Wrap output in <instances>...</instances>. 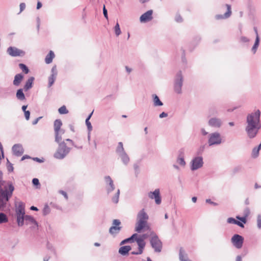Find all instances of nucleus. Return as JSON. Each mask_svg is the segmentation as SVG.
<instances>
[{
  "label": "nucleus",
  "mask_w": 261,
  "mask_h": 261,
  "mask_svg": "<svg viewBox=\"0 0 261 261\" xmlns=\"http://www.w3.org/2000/svg\"><path fill=\"white\" fill-rule=\"evenodd\" d=\"M260 116V112L259 110L252 112L247 116L245 130L250 139L255 138L261 127Z\"/></svg>",
  "instance_id": "nucleus-1"
},
{
  "label": "nucleus",
  "mask_w": 261,
  "mask_h": 261,
  "mask_svg": "<svg viewBox=\"0 0 261 261\" xmlns=\"http://www.w3.org/2000/svg\"><path fill=\"white\" fill-rule=\"evenodd\" d=\"M2 186L0 183V211H4L6 208L7 202L13 195L15 188L10 181H8L3 188Z\"/></svg>",
  "instance_id": "nucleus-2"
},
{
  "label": "nucleus",
  "mask_w": 261,
  "mask_h": 261,
  "mask_svg": "<svg viewBox=\"0 0 261 261\" xmlns=\"http://www.w3.org/2000/svg\"><path fill=\"white\" fill-rule=\"evenodd\" d=\"M149 217L144 208L139 212L137 216V223L135 227V231L140 232L145 227L147 223Z\"/></svg>",
  "instance_id": "nucleus-3"
},
{
  "label": "nucleus",
  "mask_w": 261,
  "mask_h": 261,
  "mask_svg": "<svg viewBox=\"0 0 261 261\" xmlns=\"http://www.w3.org/2000/svg\"><path fill=\"white\" fill-rule=\"evenodd\" d=\"M71 148L67 146L64 141L60 143L58 147L54 154V157L58 160L64 159L70 152Z\"/></svg>",
  "instance_id": "nucleus-4"
},
{
  "label": "nucleus",
  "mask_w": 261,
  "mask_h": 261,
  "mask_svg": "<svg viewBox=\"0 0 261 261\" xmlns=\"http://www.w3.org/2000/svg\"><path fill=\"white\" fill-rule=\"evenodd\" d=\"M15 212L17 224L19 226H22L24 225V219L25 216L24 204L22 202L18 203Z\"/></svg>",
  "instance_id": "nucleus-5"
},
{
  "label": "nucleus",
  "mask_w": 261,
  "mask_h": 261,
  "mask_svg": "<svg viewBox=\"0 0 261 261\" xmlns=\"http://www.w3.org/2000/svg\"><path fill=\"white\" fill-rule=\"evenodd\" d=\"M222 142L221 136L219 133L216 132L208 134L207 143L210 146L219 145Z\"/></svg>",
  "instance_id": "nucleus-6"
},
{
  "label": "nucleus",
  "mask_w": 261,
  "mask_h": 261,
  "mask_svg": "<svg viewBox=\"0 0 261 261\" xmlns=\"http://www.w3.org/2000/svg\"><path fill=\"white\" fill-rule=\"evenodd\" d=\"M116 152L121 158L123 163L125 165H127L129 162L130 159L128 154L125 151L123 146V143L121 142L118 143Z\"/></svg>",
  "instance_id": "nucleus-7"
},
{
  "label": "nucleus",
  "mask_w": 261,
  "mask_h": 261,
  "mask_svg": "<svg viewBox=\"0 0 261 261\" xmlns=\"http://www.w3.org/2000/svg\"><path fill=\"white\" fill-rule=\"evenodd\" d=\"M184 77L181 71H179L175 76L174 82V88L176 93L180 94L181 93V88L183 85Z\"/></svg>",
  "instance_id": "nucleus-8"
},
{
  "label": "nucleus",
  "mask_w": 261,
  "mask_h": 261,
  "mask_svg": "<svg viewBox=\"0 0 261 261\" xmlns=\"http://www.w3.org/2000/svg\"><path fill=\"white\" fill-rule=\"evenodd\" d=\"M147 238V235L146 234H142L138 238H136V242L138 245V251H133L131 254L133 255H140L143 252V249L145 246V242L144 240Z\"/></svg>",
  "instance_id": "nucleus-9"
},
{
  "label": "nucleus",
  "mask_w": 261,
  "mask_h": 261,
  "mask_svg": "<svg viewBox=\"0 0 261 261\" xmlns=\"http://www.w3.org/2000/svg\"><path fill=\"white\" fill-rule=\"evenodd\" d=\"M150 242L151 247L154 249L155 252H160L161 251L162 243L156 234L152 233Z\"/></svg>",
  "instance_id": "nucleus-10"
},
{
  "label": "nucleus",
  "mask_w": 261,
  "mask_h": 261,
  "mask_svg": "<svg viewBox=\"0 0 261 261\" xmlns=\"http://www.w3.org/2000/svg\"><path fill=\"white\" fill-rule=\"evenodd\" d=\"M203 165V158L201 156H195L190 162V169L192 171H195L201 168Z\"/></svg>",
  "instance_id": "nucleus-11"
},
{
  "label": "nucleus",
  "mask_w": 261,
  "mask_h": 261,
  "mask_svg": "<svg viewBox=\"0 0 261 261\" xmlns=\"http://www.w3.org/2000/svg\"><path fill=\"white\" fill-rule=\"evenodd\" d=\"M121 224V222L118 219H114L113 221V226H112L109 229V232L112 235L115 236L118 234L121 229V227L119 226Z\"/></svg>",
  "instance_id": "nucleus-12"
},
{
  "label": "nucleus",
  "mask_w": 261,
  "mask_h": 261,
  "mask_svg": "<svg viewBox=\"0 0 261 261\" xmlns=\"http://www.w3.org/2000/svg\"><path fill=\"white\" fill-rule=\"evenodd\" d=\"M7 53L12 57L23 56L25 52L15 47L10 46L7 48Z\"/></svg>",
  "instance_id": "nucleus-13"
},
{
  "label": "nucleus",
  "mask_w": 261,
  "mask_h": 261,
  "mask_svg": "<svg viewBox=\"0 0 261 261\" xmlns=\"http://www.w3.org/2000/svg\"><path fill=\"white\" fill-rule=\"evenodd\" d=\"M148 195L150 199H154L156 204L159 205L161 203L162 199L159 189H156L153 192H149Z\"/></svg>",
  "instance_id": "nucleus-14"
},
{
  "label": "nucleus",
  "mask_w": 261,
  "mask_h": 261,
  "mask_svg": "<svg viewBox=\"0 0 261 261\" xmlns=\"http://www.w3.org/2000/svg\"><path fill=\"white\" fill-rule=\"evenodd\" d=\"M231 242L238 249L242 248L243 244L244 238L242 236L236 234L231 238Z\"/></svg>",
  "instance_id": "nucleus-15"
},
{
  "label": "nucleus",
  "mask_w": 261,
  "mask_h": 261,
  "mask_svg": "<svg viewBox=\"0 0 261 261\" xmlns=\"http://www.w3.org/2000/svg\"><path fill=\"white\" fill-rule=\"evenodd\" d=\"M222 120L220 118L215 117L211 118L208 121V124L210 126L216 128H219L221 127L222 125Z\"/></svg>",
  "instance_id": "nucleus-16"
},
{
  "label": "nucleus",
  "mask_w": 261,
  "mask_h": 261,
  "mask_svg": "<svg viewBox=\"0 0 261 261\" xmlns=\"http://www.w3.org/2000/svg\"><path fill=\"white\" fill-rule=\"evenodd\" d=\"M105 180L106 184V188L108 194H110L115 189V185L113 181L110 176L105 177Z\"/></svg>",
  "instance_id": "nucleus-17"
},
{
  "label": "nucleus",
  "mask_w": 261,
  "mask_h": 261,
  "mask_svg": "<svg viewBox=\"0 0 261 261\" xmlns=\"http://www.w3.org/2000/svg\"><path fill=\"white\" fill-rule=\"evenodd\" d=\"M153 11L150 10L143 14L140 17V21L142 23H145L151 20L152 17Z\"/></svg>",
  "instance_id": "nucleus-18"
},
{
  "label": "nucleus",
  "mask_w": 261,
  "mask_h": 261,
  "mask_svg": "<svg viewBox=\"0 0 261 261\" xmlns=\"http://www.w3.org/2000/svg\"><path fill=\"white\" fill-rule=\"evenodd\" d=\"M26 225L32 224V228H37L38 227V223L34 219V218L30 215H25L24 219V224Z\"/></svg>",
  "instance_id": "nucleus-19"
},
{
  "label": "nucleus",
  "mask_w": 261,
  "mask_h": 261,
  "mask_svg": "<svg viewBox=\"0 0 261 261\" xmlns=\"http://www.w3.org/2000/svg\"><path fill=\"white\" fill-rule=\"evenodd\" d=\"M12 150L14 154L17 156H21L24 152L23 147L20 144H16L14 145L12 148Z\"/></svg>",
  "instance_id": "nucleus-20"
},
{
  "label": "nucleus",
  "mask_w": 261,
  "mask_h": 261,
  "mask_svg": "<svg viewBox=\"0 0 261 261\" xmlns=\"http://www.w3.org/2000/svg\"><path fill=\"white\" fill-rule=\"evenodd\" d=\"M225 7L227 8V11L224 13V15L218 14L215 16L216 19H226L229 17L231 14V6L229 4H226Z\"/></svg>",
  "instance_id": "nucleus-21"
},
{
  "label": "nucleus",
  "mask_w": 261,
  "mask_h": 261,
  "mask_svg": "<svg viewBox=\"0 0 261 261\" xmlns=\"http://www.w3.org/2000/svg\"><path fill=\"white\" fill-rule=\"evenodd\" d=\"M24 78V75L22 73H18L15 75L13 84L15 87H19Z\"/></svg>",
  "instance_id": "nucleus-22"
},
{
  "label": "nucleus",
  "mask_w": 261,
  "mask_h": 261,
  "mask_svg": "<svg viewBox=\"0 0 261 261\" xmlns=\"http://www.w3.org/2000/svg\"><path fill=\"white\" fill-rule=\"evenodd\" d=\"M23 88H20L17 90L16 93V97L17 99L20 101H24L26 99L25 95L23 93Z\"/></svg>",
  "instance_id": "nucleus-23"
},
{
  "label": "nucleus",
  "mask_w": 261,
  "mask_h": 261,
  "mask_svg": "<svg viewBox=\"0 0 261 261\" xmlns=\"http://www.w3.org/2000/svg\"><path fill=\"white\" fill-rule=\"evenodd\" d=\"M34 81V77H30L28 79V80L25 82V85L23 86V89L24 91H27L31 88H32L33 86V81Z\"/></svg>",
  "instance_id": "nucleus-24"
},
{
  "label": "nucleus",
  "mask_w": 261,
  "mask_h": 261,
  "mask_svg": "<svg viewBox=\"0 0 261 261\" xmlns=\"http://www.w3.org/2000/svg\"><path fill=\"white\" fill-rule=\"evenodd\" d=\"M179 258L180 261H191L188 257L185 251L181 248L179 250Z\"/></svg>",
  "instance_id": "nucleus-25"
},
{
  "label": "nucleus",
  "mask_w": 261,
  "mask_h": 261,
  "mask_svg": "<svg viewBox=\"0 0 261 261\" xmlns=\"http://www.w3.org/2000/svg\"><path fill=\"white\" fill-rule=\"evenodd\" d=\"M131 249L132 248L130 246H124L119 248L118 252L122 255H125L128 254Z\"/></svg>",
  "instance_id": "nucleus-26"
},
{
  "label": "nucleus",
  "mask_w": 261,
  "mask_h": 261,
  "mask_svg": "<svg viewBox=\"0 0 261 261\" xmlns=\"http://www.w3.org/2000/svg\"><path fill=\"white\" fill-rule=\"evenodd\" d=\"M62 125V122L60 119H56L54 123V127L55 132L63 130L61 127Z\"/></svg>",
  "instance_id": "nucleus-27"
},
{
  "label": "nucleus",
  "mask_w": 261,
  "mask_h": 261,
  "mask_svg": "<svg viewBox=\"0 0 261 261\" xmlns=\"http://www.w3.org/2000/svg\"><path fill=\"white\" fill-rule=\"evenodd\" d=\"M65 133L64 130H62L61 131L55 132V142L58 143V144H59L60 143L62 142V136Z\"/></svg>",
  "instance_id": "nucleus-28"
},
{
  "label": "nucleus",
  "mask_w": 261,
  "mask_h": 261,
  "mask_svg": "<svg viewBox=\"0 0 261 261\" xmlns=\"http://www.w3.org/2000/svg\"><path fill=\"white\" fill-rule=\"evenodd\" d=\"M227 222L229 224H236L242 228L244 227V225L242 223L232 217L228 218L227 220Z\"/></svg>",
  "instance_id": "nucleus-29"
},
{
  "label": "nucleus",
  "mask_w": 261,
  "mask_h": 261,
  "mask_svg": "<svg viewBox=\"0 0 261 261\" xmlns=\"http://www.w3.org/2000/svg\"><path fill=\"white\" fill-rule=\"evenodd\" d=\"M153 106L154 107L162 106L163 103L160 100L159 97L156 94H152Z\"/></svg>",
  "instance_id": "nucleus-30"
},
{
  "label": "nucleus",
  "mask_w": 261,
  "mask_h": 261,
  "mask_svg": "<svg viewBox=\"0 0 261 261\" xmlns=\"http://www.w3.org/2000/svg\"><path fill=\"white\" fill-rule=\"evenodd\" d=\"M54 57L55 54L54 52L50 50L49 54L45 57V61L46 63L49 64L51 63Z\"/></svg>",
  "instance_id": "nucleus-31"
},
{
  "label": "nucleus",
  "mask_w": 261,
  "mask_h": 261,
  "mask_svg": "<svg viewBox=\"0 0 261 261\" xmlns=\"http://www.w3.org/2000/svg\"><path fill=\"white\" fill-rule=\"evenodd\" d=\"M259 43V36H256L255 38V43L253 46V47L251 48V51L253 53V54H255L257 50V49L258 47Z\"/></svg>",
  "instance_id": "nucleus-32"
},
{
  "label": "nucleus",
  "mask_w": 261,
  "mask_h": 261,
  "mask_svg": "<svg viewBox=\"0 0 261 261\" xmlns=\"http://www.w3.org/2000/svg\"><path fill=\"white\" fill-rule=\"evenodd\" d=\"M120 190L118 189L115 195L112 198V201L114 203H117L119 201Z\"/></svg>",
  "instance_id": "nucleus-33"
},
{
  "label": "nucleus",
  "mask_w": 261,
  "mask_h": 261,
  "mask_svg": "<svg viewBox=\"0 0 261 261\" xmlns=\"http://www.w3.org/2000/svg\"><path fill=\"white\" fill-rule=\"evenodd\" d=\"M261 149V148H259V146L254 147L252 151V156L254 158H257L259 155V150Z\"/></svg>",
  "instance_id": "nucleus-34"
},
{
  "label": "nucleus",
  "mask_w": 261,
  "mask_h": 261,
  "mask_svg": "<svg viewBox=\"0 0 261 261\" xmlns=\"http://www.w3.org/2000/svg\"><path fill=\"white\" fill-rule=\"evenodd\" d=\"M8 221V218L7 215L3 213H0V224L7 223Z\"/></svg>",
  "instance_id": "nucleus-35"
},
{
  "label": "nucleus",
  "mask_w": 261,
  "mask_h": 261,
  "mask_svg": "<svg viewBox=\"0 0 261 261\" xmlns=\"http://www.w3.org/2000/svg\"><path fill=\"white\" fill-rule=\"evenodd\" d=\"M92 114H93V112L88 116V117L86 119V124L87 126V128H88L89 132H91L92 129V125H91L90 122L89 121V119H90Z\"/></svg>",
  "instance_id": "nucleus-36"
},
{
  "label": "nucleus",
  "mask_w": 261,
  "mask_h": 261,
  "mask_svg": "<svg viewBox=\"0 0 261 261\" xmlns=\"http://www.w3.org/2000/svg\"><path fill=\"white\" fill-rule=\"evenodd\" d=\"M218 113V111L215 107H212L209 109V117L217 115Z\"/></svg>",
  "instance_id": "nucleus-37"
},
{
  "label": "nucleus",
  "mask_w": 261,
  "mask_h": 261,
  "mask_svg": "<svg viewBox=\"0 0 261 261\" xmlns=\"http://www.w3.org/2000/svg\"><path fill=\"white\" fill-rule=\"evenodd\" d=\"M19 68L21 69V70L24 72V73L27 74L29 72V69L28 67L24 64L20 63L19 64Z\"/></svg>",
  "instance_id": "nucleus-38"
},
{
  "label": "nucleus",
  "mask_w": 261,
  "mask_h": 261,
  "mask_svg": "<svg viewBox=\"0 0 261 261\" xmlns=\"http://www.w3.org/2000/svg\"><path fill=\"white\" fill-rule=\"evenodd\" d=\"M114 29L115 33L117 36H118L119 35H120L121 34V30L120 28L119 24L118 22H117Z\"/></svg>",
  "instance_id": "nucleus-39"
},
{
  "label": "nucleus",
  "mask_w": 261,
  "mask_h": 261,
  "mask_svg": "<svg viewBox=\"0 0 261 261\" xmlns=\"http://www.w3.org/2000/svg\"><path fill=\"white\" fill-rule=\"evenodd\" d=\"M58 111L60 114H66L68 113V111L67 110L66 107L65 106H63L60 107Z\"/></svg>",
  "instance_id": "nucleus-40"
},
{
  "label": "nucleus",
  "mask_w": 261,
  "mask_h": 261,
  "mask_svg": "<svg viewBox=\"0 0 261 261\" xmlns=\"http://www.w3.org/2000/svg\"><path fill=\"white\" fill-rule=\"evenodd\" d=\"M56 79V76H54L53 75H50L48 77V87H51L55 82V81Z\"/></svg>",
  "instance_id": "nucleus-41"
},
{
  "label": "nucleus",
  "mask_w": 261,
  "mask_h": 261,
  "mask_svg": "<svg viewBox=\"0 0 261 261\" xmlns=\"http://www.w3.org/2000/svg\"><path fill=\"white\" fill-rule=\"evenodd\" d=\"M177 162L182 167H184L186 165V162L184 160V158H177Z\"/></svg>",
  "instance_id": "nucleus-42"
},
{
  "label": "nucleus",
  "mask_w": 261,
  "mask_h": 261,
  "mask_svg": "<svg viewBox=\"0 0 261 261\" xmlns=\"http://www.w3.org/2000/svg\"><path fill=\"white\" fill-rule=\"evenodd\" d=\"M247 217H245L244 216H243V217H240L239 216H237L236 217V218L241 221V222L243 224H245L247 222Z\"/></svg>",
  "instance_id": "nucleus-43"
},
{
  "label": "nucleus",
  "mask_w": 261,
  "mask_h": 261,
  "mask_svg": "<svg viewBox=\"0 0 261 261\" xmlns=\"http://www.w3.org/2000/svg\"><path fill=\"white\" fill-rule=\"evenodd\" d=\"M7 169L8 171L10 172H12L13 171V165L10 163L9 160L7 159Z\"/></svg>",
  "instance_id": "nucleus-44"
},
{
  "label": "nucleus",
  "mask_w": 261,
  "mask_h": 261,
  "mask_svg": "<svg viewBox=\"0 0 261 261\" xmlns=\"http://www.w3.org/2000/svg\"><path fill=\"white\" fill-rule=\"evenodd\" d=\"M178 158H184L185 150L184 149L181 148L178 152Z\"/></svg>",
  "instance_id": "nucleus-45"
},
{
  "label": "nucleus",
  "mask_w": 261,
  "mask_h": 261,
  "mask_svg": "<svg viewBox=\"0 0 261 261\" xmlns=\"http://www.w3.org/2000/svg\"><path fill=\"white\" fill-rule=\"evenodd\" d=\"M51 75H53L54 76H56L57 75V70L56 68V66H54L51 69Z\"/></svg>",
  "instance_id": "nucleus-46"
},
{
  "label": "nucleus",
  "mask_w": 261,
  "mask_h": 261,
  "mask_svg": "<svg viewBox=\"0 0 261 261\" xmlns=\"http://www.w3.org/2000/svg\"><path fill=\"white\" fill-rule=\"evenodd\" d=\"M257 225L258 228H261V215H258L257 218Z\"/></svg>",
  "instance_id": "nucleus-47"
},
{
  "label": "nucleus",
  "mask_w": 261,
  "mask_h": 261,
  "mask_svg": "<svg viewBox=\"0 0 261 261\" xmlns=\"http://www.w3.org/2000/svg\"><path fill=\"white\" fill-rule=\"evenodd\" d=\"M133 242L132 241L130 238H128L127 239H124L120 243V245H123L124 244L127 243H133Z\"/></svg>",
  "instance_id": "nucleus-48"
},
{
  "label": "nucleus",
  "mask_w": 261,
  "mask_h": 261,
  "mask_svg": "<svg viewBox=\"0 0 261 261\" xmlns=\"http://www.w3.org/2000/svg\"><path fill=\"white\" fill-rule=\"evenodd\" d=\"M250 212L248 207H246L244 210L243 215L244 216L248 217L250 215Z\"/></svg>",
  "instance_id": "nucleus-49"
},
{
  "label": "nucleus",
  "mask_w": 261,
  "mask_h": 261,
  "mask_svg": "<svg viewBox=\"0 0 261 261\" xmlns=\"http://www.w3.org/2000/svg\"><path fill=\"white\" fill-rule=\"evenodd\" d=\"M175 20L177 22H181L182 21V17L180 15L177 14L175 16Z\"/></svg>",
  "instance_id": "nucleus-50"
},
{
  "label": "nucleus",
  "mask_w": 261,
  "mask_h": 261,
  "mask_svg": "<svg viewBox=\"0 0 261 261\" xmlns=\"http://www.w3.org/2000/svg\"><path fill=\"white\" fill-rule=\"evenodd\" d=\"M103 13L105 17L108 19V12L106 8L105 5H103Z\"/></svg>",
  "instance_id": "nucleus-51"
},
{
  "label": "nucleus",
  "mask_w": 261,
  "mask_h": 261,
  "mask_svg": "<svg viewBox=\"0 0 261 261\" xmlns=\"http://www.w3.org/2000/svg\"><path fill=\"white\" fill-rule=\"evenodd\" d=\"M5 89L2 88H0V97H5Z\"/></svg>",
  "instance_id": "nucleus-52"
},
{
  "label": "nucleus",
  "mask_w": 261,
  "mask_h": 261,
  "mask_svg": "<svg viewBox=\"0 0 261 261\" xmlns=\"http://www.w3.org/2000/svg\"><path fill=\"white\" fill-rule=\"evenodd\" d=\"M240 41L242 42H244V43H245V42H248L249 41V39L247 38L246 37H245V36H242L240 38Z\"/></svg>",
  "instance_id": "nucleus-53"
},
{
  "label": "nucleus",
  "mask_w": 261,
  "mask_h": 261,
  "mask_svg": "<svg viewBox=\"0 0 261 261\" xmlns=\"http://www.w3.org/2000/svg\"><path fill=\"white\" fill-rule=\"evenodd\" d=\"M20 13H21L22 11H23L25 8V4L24 3H21L20 4Z\"/></svg>",
  "instance_id": "nucleus-54"
},
{
  "label": "nucleus",
  "mask_w": 261,
  "mask_h": 261,
  "mask_svg": "<svg viewBox=\"0 0 261 261\" xmlns=\"http://www.w3.org/2000/svg\"><path fill=\"white\" fill-rule=\"evenodd\" d=\"M32 183L34 186H38L40 184L38 179L36 178L33 179Z\"/></svg>",
  "instance_id": "nucleus-55"
},
{
  "label": "nucleus",
  "mask_w": 261,
  "mask_h": 261,
  "mask_svg": "<svg viewBox=\"0 0 261 261\" xmlns=\"http://www.w3.org/2000/svg\"><path fill=\"white\" fill-rule=\"evenodd\" d=\"M138 234L134 233L129 238H130L132 241L134 242L135 240L136 241V238H139V237H138Z\"/></svg>",
  "instance_id": "nucleus-56"
},
{
  "label": "nucleus",
  "mask_w": 261,
  "mask_h": 261,
  "mask_svg": "<svg viewBox=\"0 0 261 261\" xmlns=\"http://www.w3.org/2000/svg\"><path fill=\"white\" fill-rule=\"evenodd\" d=\"M24 113V116L25 119L28 120L30 119V112L29 111H25Z\"/></svg>",
  "instance_id": "nucleus-57"
},
{
  "label": "nucleus",
  "mask_w": 261,
  "mask_h": 261,
  "mask_svg": "<svg viewBox=\"0 0 261 261\" xmlns=\"http://www.w3.org/2000/svg\"><path fill=\"white\" fill-rule=\"evenodd\" d=\"M59 192V193L63 195L66 199H68L67 194L65 191H64L63 190H60Z\"/></svg>",
  "instance_id": "nucleus-58"
},
{
  "label": "nucleus",
  "mask_w": 261,
  "mask_h": 261,
  "mask_svg": "<svg viewBox=\"0 0 261 261\" xmlns=\"http://www.w3.org/2000/svg\"><path fill=\"white\" fill-rule=\"evenodd\" d=\"M3 173L2 171L0 170V183L2 185H4V184L5 183V181L3 180Z\"/></svg>",
  "instance_id": "nucleus-59"
},
{
  "label": "nucleus",
  "mask_w": 261,
  "mask_h": 261,
  "mask_svg": "<svg viewBox=\"0 0 261 261\" xmlns=\"http://www.w3.org/2000/svg\"><path fill=\"white\" fill-rule=\"evenodd\" d=\"M168 116V114L167 113H165V112H162L161 114H160L159 115V117L160 118H164V117H166Z\"/></svg>",
  "instance_id": "nucleus-60"
},
{
  "label": "nucleus",
  "mask_w": 261,
  "mask_h": 261,
  "mask_svg": "<svg viewBox=\"0 0 261 261\" xmlns=\"http://www.w3.org/2000/svg\"><path fill=\"white\" fill-rule=\"evenodd\" d=\"M42 118V117H39L38 118H37L36 119H35L33 122H32V124L33 125H36V124H37L38 122L39 121V120Z\"/></svg>",
  "instance_id": "nucleus-61"
},
{
  "label": "nucleus",
  "mask_w": 261,
  "mask_h": 261,
  "mask_svg": "<svg viewBox=\"0 0 261 261\" xmlns=\"http://www.w3.org/2000/svg\"><path fill=\"white\" fill-rule=\"evenodd\" d=\"M206 202L208 203L212 204H213L214 205H217V203L212 201L210 199H206Z\"/></svg>",
  "instance_id": "nucleus-62"
},
{
  "label": "nucleus",
  "mask_w": 261,
  "mask_h": 261,
  "mask_svg": "<svg viewBox=\"0 0 261 261\" xmlns=\"http://www.w3.org/2000/svg\"><path fill=\"white\" fill-rule=\"evenodd\" d=\"M65 141L69 142L72 144V145H73L75 147H76V145L74 143V142H73V141L72 140H71L70 139H67L65 140Z\"/></svg>",
  "instance_id": "nucleus-63"
},
{
  "label": "nucleus",
  "mask_w": 261,
  "mask_h": 261,
  "mask_svg": "<svg viewBox=\"0 0 261 261\" xmlns=\"http://www.w3.org/2000/svg\"><path fill=\"white\" fill-rule=\"evenodd\" d=\"M201 132L202 135L203 136H205L206 135H208V133L204 128H202L201 129Z\"/></svg>",
  "instance_id": "nucleus-64"
}]
</instances>
